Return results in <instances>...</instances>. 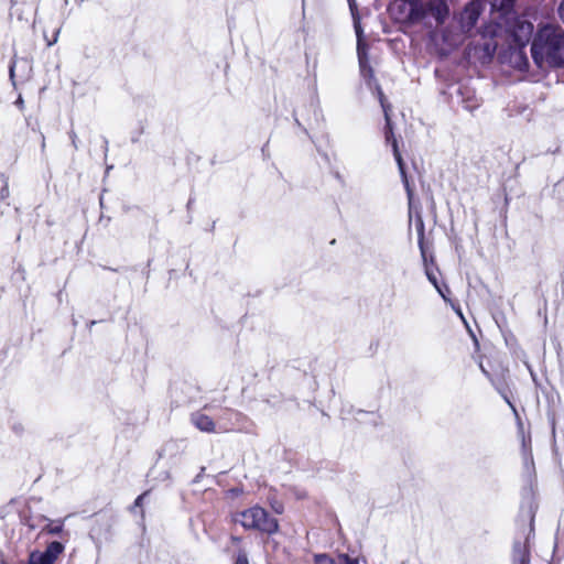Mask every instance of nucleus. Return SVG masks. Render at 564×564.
<instances>
[{"mask_svg":"<svg viewBox=\"0 0 564 564\" xmlns=\"http://www.w3.org/2000/svg\"><path fill=\"white\" fill-rule=\"evenodd\" d=\"M531 54L539 68L564 66V30L556 24L539 28L531 46Z\"/></svg>","mask_w":564,"mask_h":564,"instance_id":"1","label":"nucleus"},{"mask_svg":"<svg viewBox=\"0 0 564 564\" xmlns=\"http://www.w3.org/2000/svg\"><path fill=\"white\" fill-rule=\"evenodd\" d=\"M234 520L247 530H258L268 534H273L279 530L278 520L258 506L236 513Z\"/></svg>","mask_w":564,"mask_h":564,"instance_id":"2","label":"nucleus"},{"mask_svg":"<svg viewBox=\"0 0 564 564\" xmlns=\"http://www.w3.org/2000/svg\"><path fill=\"white\" fill-rule=\"evenodd\" d=\"M380 102H381V106L383 108V112H384V117H386V121H387L386 140L392 147L393 156H394V159L397 161V164H398V167H399V172H400V175L402 177V182L404 184V187H405V191H406V194H408V197H409V202L411 203L412 189H411L409 181H408V176H406V173H405L404 162H403L402 155H401V153L399 151V148H398V141L394 138V134H393V131H392V127H391L390 119H389V113H388V108L386 107V105L383 102V97H382L381 93H380Z\"/></svg>","mask_w":564,"mask_h":564,"instance_id":"3","label":"nucleus"},{"mask_svg":"<svg viewBox=\"0 0 564 564\" xmlns=\"http://www.w3.org/2000/svg\"><path fill=\"white\" fill-rule=\"evenodd\" d=\"M65 546L58 541L48 543L44 552L34 551L30 554L28 564H54L64 552Z\"/></svg>","mask_w":564,"mask_h":564,"instance_id":"4","label":"nucleus"},{"mask_svg":"<svg viewBox=\"0 0 564 564\" xmlns=\"http://www.w3.org/2000/svg\"><path fill=\"white\" fill-rule=\"evenodd\" d=\"M503 62L508 63L514 69L525 72L529 67V59L523 45L510 47L503 55Z\"/></svg>","mask_w":564,"mask_h":564,"instance_id":"5","label":"nucleus"},{"mask_svg":"<svg viewBox=\"0 0 564 564\" xmlns=\"http://www.w3.org/2000/svg\"><path fill=\"white\" fill-rule=\"evenodd\" d=\"M65 519L51 520L44 516L37 518L36 521L28 520L26 524L31 529H35L41 527L42 533H47L51 535H58L63 533Z\"/></svg>","mask_w":564,"mask_h":564,"instance_id":"6","label":"nucleus"},{"mask_svg":"<svg viewBox=\"0 0 564 564\" xmlns=\"http://www.w3.org/2000/svg\"><path fill=\"white\" fill-rule=\"evenodd\" d=\"M481 12L479 1L469 2L460 13V26L463 31L469 32L477 23Z\"/></svg>","mask_w":564,"mask_h":564,"instance_id":"7","label":"nucleus"},{"mask_svg":"<svg viewBox=\"0 0 564 564\" xmlns=\"http://www.w3.org/2000/svg\"><path fill=\"white\" fill-rule=\"evenodd\" d=\"M533 32V24L527 20L519 19L512 30L514 41L518 45H525Z\"/></svg>","mask_w":564,"mask_h":564,"instance_id":"8","label":"nucleus"},{"mask_svg":"<svg viewBox=\"0 0 564 564\" xmlns=\"http://www.w3.org/2000/svg\"><path fill=\"white\" fill-rule=\"evenodd\" d=\"M355 30H356V34H357V39H358L357 53H358V59H359V65H360V72L364 76H367V75L371 76L372 70L368 65L367 47L361 39L360 26L358 24H355Z\"/></svg>","mask_w":564,"mask_h":564,"instance_id":"9","label":"nucleus"},{"mask_svg":"<svg viewBox=\"0 0 564 564\" xmlns=\"http://www.w3.org/2000/svg\"><path fill=\"white\" fill-rule=\"evenodd\" d=\"M191 421L195 425V427L202 432L213 433V432H225L226 431V430H220V429L217 430L216 424L213 421V419L202 412L193 413L191 416Z\"/></svg>","mask_w":564,"mask_h":564,"instance_id":"10","label":"nucleus"},{"mask_svg":"<svg viewBox=\"0 0 564 564\" xmlns=\"http://www.w3.org/2000/svg\"><path fill=\"white\" fill-rule=\"evenodd\" d=\"M529 561L528 539L524 542L516 541L512 549V564H528Z\"/></svg>","mask_w":564,"mask_h":564,"instance_id":"11","label":"nucleus"},{"mask_svg":"<svg viewBox=\"0 0 564 564\" xmlns=\"http://www.w3.org/2000/svg\"><path fill=\"white\" fill-rule=\"evenodd\" d=\"M430 11H431V14L437 21V23H443L449 13V9L444 0L431 1Z\"/></svg>","mask_w":564,"mask_h":564,"instance_id":"12","label":"nucleus"},{"mask_svg":"<svg viewBox=\"0 0 564 564\" xmlns=\"http://www.w3.org/2000/svg\"><path fill=\"white\" fill-rule=\"evenodd\" d=\"M514 0H492V9L508 14L513 8Z\"/></svg>","mask_w":564,"mask_h":564,"instance_id":"13","label":"nucleus"},{"mask_svg":"<svg viewBox=\"0 0 564 564\" xmlns=\"http://www.w3.org/2000/svg\"><path fill=\"white\" fill-rule=\"evenodd\" d=\"M314 563L315 564H336L335 560L325 553L315 554Z\"/></svg>","mask_w":564,"mask_h":564,"instance_id":"14","label":"nucleus"},{"mask_svg":"<svg viewBox=\"0 0 564 564\" xmlns=\"http://www.w3.org/2000/svg\"><path fill=\"white\" fill-rule=\"evenodd\" d=\"M338 558L343 562V564H359L357 558H351L347 554H339Z\"/></svg>","mask_w":564,"mask_h":564,"instance_id":"15","label":"nucleus"},{"mask_svg":"<svg viewBox=\"0 0 564 564\" xmlns=\"http://www.w3.org/2000/svg\"><path fill=\"white\" fill-rule=\"evenodd\" d=\"M235 564H249V561H248L247 554H246L245 552L240 551V552L237 554V557H236Z\"/></svg>","mask_w":564,"mask_h":564,"instance_id":"16","label":"nucleus"},{"mask_svg":"<svg viewBox=\"0 0 564 564\" xmlns=\"http://www.w3.org/2000/svg\"><path fill=\"white\" fill-rule=\"evenodd\" d=\"M426 276L429 281L434 285V288L438 285L435 272L430 270L429 268H426Z\"/></svg>","mask_w":564,"mask_h":564,"instance_id":"17","label":"nucleus"},{"mask_svg":"<svg viewBox=\"0 0 564 564\" xmlns=\"http://www.w3.org/2000/svg\"><path fill=\"white\" fill-rule=\"evenodd\" d=\"M557 13H558L561 21L564 23V0L561 1L560 6L557 8Z\"/></svg>","mask_w":564,"mask_h":564,"instance_id":"18","label":"nucleus"},{"mask_svg":"<svg viewBox=\"0 0 564 564\" xmlns=\"http://www.w3.org/2000/svg\"><path fill=\"white\" fill-rule=\"evenodd\" d=\"M436 291L438 292V294L445 300L447 301V297H446V294H445V291H448V289L445 286L444 289L438 284L435 286Z\"/></svg>","mask_w":564,"mask_h":564,"instance_id":"19","label":"nucleus"},{"mask_svg":"<svg viewBox=\"0 0 564 564\" xmlns=\"http://www.w3.org/2000/svg\"><path fill=\"white\" fill-rule=\"evenodd\" d=\"M523 459H524V464H525L527 466H529V465H532V464H533L532 455H531V453H528L527 451L524 452V457H523Z\"/></svg>","mask_w":564,"mask_h":564,"instance_id":"20","label":"nucleus"},{"mask_svg":"<svg viewBox=\"0 0 564 564\" xmlns=\"http://www.w3.org/2000/svg\"><path fill=\"white\" fill-rule=\"evenodd\" d=\"M147 495H148V492L145 491V492H143L142 495H140V496L135 499V501H134V508H137V507H141V506H142V501H143V499L145 498V496H147Z\"/></svg>","mask_w":564,"mask_h":564,"instance_id":"21","label":"nucleus"},{"mask_svg":"<svg viewBox=\"0 0 564 564\" xmlns=\"http://www.w3.org/2000/svg\"><path fill=\"white\" fill-rule=\"evenodd\" d=\"M0 196L1 199H6L7 197H9V187L7 184L1 188Z\"/></svg>","mask_w":564,"mask_h":564,"instance_id":"22","label":"nucleus"},{"mask_svg":"<svg viewBox=\"0 0 564 564\" xmlns=\"http://www.w3.org/2000/svg\"><path fill=\"white\" fill-rule=\"evenodd\" d=\"M14 67H15V61L13 59L10 64V69H9L11 80H13V78H14Z\"/></svg>","mask_w":564,"mask_h":564,"instance_id":"23","label":"nucleus"},{"mask_svg":"<svg viewBox=\"0 0 564 564\" xmlns=\"http://www.w3.org/2000/svg\"><path fill=\"white\" fill-rule=\"evenodd\" d=\"M15 105L17 107H19L20 109H23L24 108V100L21 96L18 97V99L15 100Z\"/></svg>","mask_w":564,"mask_h":564,"instance_id":"24","label":"nucleus"},{"mask_svg":"<svg viewBox=\"0 0 564 564\" xmlns=\"http://www.w3.org/2000/svg\"><path fill=\"white\" fill-rule=\"evenodd\" d=\"M58 33H59V30H57V31L55 32V35H54L53 40L47 42V45H48V46H52L53 44H55V43L57 42Z\"/></svg>","mask_w":564,"mask_h":564,"instance_id":"25","label":"nucleus"},{"mask_svg":"<svg viewBox=\"0 0 564 564\" xmlns=\"http://www.w3.org/2000/svg\"><path fill=\"white\" fill-rule=\"evenodd\" d=\"M480 369L487 377H489V372L482 367V365H480Z\"/></svg>","mask_w":564,"mask_h":564,"instance_id":"26","label":"nucleus"},{"mask_svg":"<svg viewBox=\"0 0 564 564\" xmlns=\"http://www.w3.org/2000/svg\"><path fill=\"white\" fill-rule=\"evenodd\" d=\"M477 107H478V104H475V105H473V106H468V105L466 106V108H469V109H471V108H477Z\"/></svg>","mask_w":564,"mask_h":564,"instance_id":"27","label":"nucleus"},{"mask_svg":"<svg viewBox=\"0 0 564 564\" xmlns=\"http://www.w3.org/2000/svg\"><path fill=\"white\" fill-rule=\"evenodd\" d=\"M508 403H509V406H511V408L514 410V408H513L512 403H510L509 401H508Z\"/></svg>","mask_w":564,"mask_h":564,"instance_id":"28","label":"nucleus"}]
</instances>
